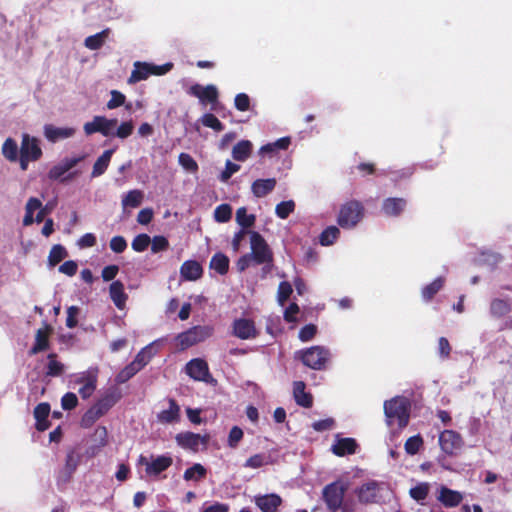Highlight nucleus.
I'll return each instance as SVG.
<instances>
[{
    "mask_svg": "<svg viewBox=\"0 0 512 512\" xmlns=\"http://www.w3.org/2000/svg\"><path fill=\"white\" fill-rule=\"evenodd\" d=\"M301 362L313 370H324L330 360V350L324 346H311L296 353Z\"/></svg>",
    "mask_w": 512,
    "mask_h": 512,
    "instance_id": "obj_1",
    "label": "nucleus"
},
{
    "mask_svg": "<svg viewBox=\"0 0 512 512\" xmlns=\"http://www.w3.org/2000/svg\"><path fill=\"white\" fill-rule=\"evenodd\" d=\"M347 489L348 485L341 480H336L323 488L322 499L329 512H337L342 508Z\"/></svg>",
    "mask_w": 512,
    "mask_h": 512,
    "instance_id": "obj_2",
    "label": "nucleus"
},
{
    "mask_svg": "<svg viewBox=\"0 0 512 512\" xmlns=\"http://www.w3.org/2000/svg\"><path fill=\"white\" fill-rule=\"evenodd\" d=\"M385 416L392 420L397 419L400 428L407 426L410 417V402L404 397H395L384 403Z\"/></svg>",
    "mask_w": 512,
    "mask_h": 512,
    "instance_id": "obj_3",
    "label": "nucleus"
},
{
    "mask_svg": "<svg viewBox=\"0 0 512 512\" xmlns=\"http://www.w3.org/2000/svg\"><path fill=\"white\" fill-rule=\"evenodd\" d=\"M214 333V328L209 325H197L189 328L188 330L178 334L175 338L177 346L181 350H185L193 345L203 342L211 337Z\"/></svg>",
    "mask_w": 512,
    "mask_h": 512,
    "instance_id": "obj_4",
    "label": "nucleus"
},
{
    "mask_svg": "<svg viewBox=\"0 0 512 512\" xmlns=\"http://www.w3.org/2000/svg\"><path fill=\"white\" fill-rule=\"evenodd\" d=\"M364 216V206L360 201L350 200L340 208L337 223L344 229L355 227Z\"/></svg>",
    "mask_w": 512,
    "mask_h": 512,
    "instance_id": "obj_5",
    "label": "nucleus"
},
{
    "mask_svg": "<svg viewBox=\"0 0 512 512\" xmlns=\"http://www.w3.org/2000/svg\"><path fill=\"white\" fill-rule=\"evenodd\" d=\"M251 257L257 265L271 264L273 253L264 237L257 231H250Z\"/></svg>",
    "mask_w": 512,
    "mask_h": 512,
    "instance_id": "obj_6",
    "label": "nucleus"
},
{
    "mask_svg": "<svg viewBox=\"0 0 512 512\" xmlns=\"http://www.w3.org/2000/svg\"><path fill=\"white\" fill-rule=\"evenodd\" d=\"M86 158V155H79L75 157H65L58 164L54 165L48 172V178L52 181L65 182L71 180L77 175V172H71L68 176H64L78 163L82 162Z\"/></svg>",
    "mask_w": 512,
    "mask_h": 512,
    "instance_id": "obj_7",
    "label": "nucleus"
},
{
    "mask_svg": "<svg viewBox=\"0 0 512 512\" xmlns=\"http://www.w3.org/2000/svg\"><path fill=\"white\" fill-rule=\"evenodd\" d=\"M118 124L116 118L108 119L105 116H94L92 121L86 122L83 126V130L86 135H92L94 133H101L105 137L113 135V129Z\"/></svg>",
    "mask_w": 512,
    "mask_h": 512,
    "instance_id": "obj_8",
    "label": "nucleus"
},
{
    "mask_svg": "<svg viewBox=\"0 0 512 512\" xmlns=\"http://www.w3.org/2000/svg\"><path fill=\"white\" fill-rule=\"evenodd\" d=\"M187 375L196 381L209 383L213 381V377L209 371L208 363L201 358L190 360L185 367Z\"/></svg>",
    "mask_w": 512,
    "mask_h": 512,
    "instance_id": "obj_9",
    "label": "nucleus"
},
{
    "mask_svg": "<svg viewBox=\"0 0 512 512\" xmlns=\"http://www.w3.org/2000/svg\"><path fill=\"white\" fill-rule=\"evenodd\" d=\"M441 450L447 455H454L463 446L462 436L454 430H444L439 435Z\"/></svg>",
    "mask_w": 512,
    "mask_h": 512,
    "instance_id": "obj_10",
    "label": "nucleus"
},
{
    "mask_svg": "<svg viewBox=\"0 0 512 512\" xmlns=\"http://www.w3.org/2000/svg\"><path fill=\"white\" fill-rule=\"evenodd\" d=\"M19 154L34 162L38 161L43 155L39 139L24 133L22 135Z\"/></svg>",
    "mask_w": 512,
    "mask_h": 512,
    "instance_id": "obj_11",
    "label": "nucleus"
},
{
    "mask_svg": "<svg viewBox=\"0 0 512 512\" xmlns=\"http://www.w3.org/2000/svg\"><path fill=\"white\" fill-rule=\"evenodd\" d=\"M232 334L239 339L247 340L256 338L258 331L253 320L238 318L233 321Z\"/></svg>",
    "mask_w": 512,
    "mask_h": 512,
    "instance_id": "obj_12",
    "label": "nucleus"
},
{
    "mask_svg": "<svg viewBox=\"0 0 512 512\" xmlns=\"http://www.w3.org/2000/svg\"><path fill=\"white\" fill-rule=\"evenodd\" d=\"M175 440L180 447L197 452L199 450L200 444H207L208 436H201L200 434L188 431L178 433L175 437Z\"/></svg>",
    "mask_w": 512,
    "mask_h": 512,
    "instance_id": "obj_13",
    "label": "nucleus"
},
{
    "mask_svg": "<svg viewBox=\"0 0 512 512\" xmlns=\"http://www.w3.org/2000/svg\"><path fill=\"white\" fill-rule=\"evenodd\" d=\"M97 378V370H94L83 373L77 379L76 382L81 384L78 392L82 399H88L94 393L97 387Z\"/></svg>",
    "mask_w": 512,
    "mask_h": 512,
    "instance_id": "obj_14",
    "label": "nucleus"
},
{
    "mask_svg": "<svg viewBox=\"0 0 512 512\" xmlns=\"http://www.w3.org/2000/svg\"><path fill=\"white\" fill-rule=\"evenodd\" d=\"M255 505L262 512H277L278 508L282 505L283 500L280 495L276 493L256 495L254 497Z\"/></svg>",
    "mask_w": 512,
    "mask_h": 512,
    "instance_id": "obj_15",
    "label": "nucleus"
},
{
    "mask_svg": "<svg viewBox=\"0 0 512 512\" xmlns=\"http://www.w3.org/2000/svg\"><path fill=\"white\" fill-rule=\"evenodd\" d=\"M188 93L197 97L202 103L214 104L218 100V90L214 85L203 87L200 84H194L189 88Z\"/></svg>",
    "mask_w": 512,
    "mask_h": 512,
    "instance_id": "obj_16",
    "label": "nucleus"
},
{
    "mask_svg": "<svg viewBox=\"0 0 512 512\" xmlns=\"http://www.w3.org/2000/svg\"><path fill=\"white\" fill-rule=\"evenodd\" d=\"M75 132L76 130L72 127H56L53 124L44 126V136L51 143L70 138L74 136Z\"/></svg>",
    "mask_w": 512,
    "mask_h": 512,
    "instance_id": "obj_17",
    "label": "nucleus"
},
{
    "mask_svg": "<svg viewBox=\"0 0 512 512\" xmlns=\"http://www.w3.org/2000/svg\"><path fill=\"white\" fill-rule=\"evenodd\" d=\"M358 448V443L354 438L346 437L339 438L337 436L335 444L332 445L331 451L333 454L339 457L345 455L355 454Z\"/></svg>",
    "mask_w": 512,
    "mask_h": 512,
    "instance_id": "obj_18",
    "label": "nucleus"
},
{
    "mask_svg": "<svg viewBox=\"0 0 512 512\" xmlns=\"http://www.w3.org/2000/svg\"><path fill=\"white\" fill-rule=\"evenodd\" d=\"M52 333V327L45 324L43 328L37 330L35 335V343L30 349L29 354L35 355L49 348V335Z\"/></svg>",
    "mask_w": 512,
    "mask_h": 512,
    "instance_id": "obj_19",
    "label": "nucleus"
},
{
    "mask_svg": "<svg viewBox=\"0 0 512 512\" xmlns=\"http://www.w3.org/2000/svg\"><path fill=\"white\" fill-rule=\"evenodd\" d=\"M378 490V483L375 481L361 485L356 491L359 502L364 504L375 503L378 497Z\"/></svg>",
    "mask_w": 512,
    "mask_h": 512,
    "instance_id": "obj_20",
    "label": "nucleus"
},
{
    "mask_svg": "<svg viewBox=\"0 0 512 512\" xmlns=\"http://www.w3.org/2000/svg\"><path fill=\"white\" fill-rule=\"evenodd\" d=\"M121 395L117 389H111L106 392L93 407L101 414L105 415L120 399Z\"/></svg>",
    "mask_w": 512,
    "mask_h": 512,
    "instance_id": "obj_21",
    "label": "nucleus"
},
{
    "mask_svg": "<svg viewBox=\"0 0 512 512\" xmlns=\"http://www.w3.org/2000/svg\"><path fill=\"white\" fill-rule=\"evenodd\" d=\"M306 385L303 381H295L293 384V396L295 402L304 408H311L313 405V396L305 391Z\"/></svg>",
    "mask_w": 512,
    "mask_h": 512,
    "instance_id": "obj_22",
    "label": "nucleus"
},
{
    "mask_svg": "<svg viewBox=\"0 0 512 512\" xmlns=\"http://www.w3.org/2000/svg\"><path fill=\"white\" fill-rule=\"evenodd\" d=\"M406 204L404 198L389 197L383 201L382 210L387 216L397 217L405 210Z\"/></svg>",
    "mask_w": 512,
    "mask_h": 512,
    "instance_id": "obj_23",
    "label": "nucleus"
},
{
    "mask_svg": "<svg viewBox=\"0 0 512 512\" xmlns=\"http://www.w3.org/2000/svg\"><path fill=\"white\" fill-rule=\"evenodd\" d=\"M181 277L185 280L196 281L202 277L203 268L195 260H187L180 267Z\"/></svg>",
    "mask_w": 512,
    "mask_h": 512,
    "instance_id": "obj_24",
    "label": "nucleus"
},
{
    "mask_svg": "<svg viewBox=\"0 0 512 512\" xmlns=\"http://www.w3.org/2000/svg\"><path fill=\"white\" fill-rule=\"evenodd\" d=\"M275 178L257 179L251 185V191L257 198H263L271 193L276 187Z\"/></svg>",
    "mask_w": 512,
    "mask_h": 512,
    "instance_id": "obj_25",
    "label": "nucleus"
},
{
    "mask_svg": "<svg viewBox=\"0 0 512 512\" xmlns=\"http://www.w3.org/2000/svg\"><path fill=\"white\" fill-rule=\"evenodd\" d=\"M173 463L170 456L161 455L153 459L151 462H146V473L148 475H158L167 470Z\"/></svg>",
    "mask_w": 512,
    "mask_h": 512,
    "instance_id": "obj_26",
    "label": "nucleus"
},
{
    "mask_svg": "<svg viewBox=\"0 0 512 512\" xmlns=\"http://www.w3.org/2000/svg\"><path fill=\"white\" fill-rule=\"evenodd\" d=\"M109 295L115 306L123 309L127 301V294L124 290V285L121 281H113L109 286Z\"/></svg>",
    "mask_w": 512,
    "mask_h": 512,
    "instance_id": "obj_27",
    "label": "nucleus"
},
{
    "mask_svg": "<svg viewBox=\"0 0 512 512\" xmlns=\"http://www.w3.org/2000/svg\"><path fill=\"white\" fill-rule=\"evenodd\" d=\"M445 507L452 508L458 506L463 497L460 492L451 490L445 486L441 487L439 496L437 497Z\"/></svg>",
    "mask_w": 512,
    "mask_h": 512,
    "instance_id": "obj_28",
    "label": "nucleus"
},
{
    "mask_svg": "<svg viewBox=\"0 0 512 512\" xmlns=\"http://www.w3.org/2000/svg\"><path fill=\"white\" fill-rule=\"evenodd\" d=\"M96 445L88 448L87 453L90 456L97 455L100 450L108 444V431L105 426H98L93 434Z\"/></svg>",
    "mask_w": 512,
    "mask_h": 512,
    "instance_id": "obj_29",
    "label": "nucleus"
},
{
    "mask_svg": "<svg viewBox=\"0 0 512 512\" xmlns=\"http://www.w3.org/2000/svg\"><path fill=\"white\" fill-rule=\"evenodd\" d=\"M169 408L161 411L158 415V421L161 423H173L179 421L180 407L175 399H169Z\"/></svg>",
    "mask_w": 512,
    "mask_h": 512,
    "instance_id": "obj_30",
    "label": "nucleus"
},
{
    "mask_svg": "<svg viewBox=\"0 0 512 512\" xmlns=\"http://www.w3.org/2000/svg\"><path fill=\"white\" fill-rule=\"evenodd\" d=\"M114 152H115V149L105 150L102 153V155H100L97 158V160L95 161V163L93 165V169L91 172L92 178L99 177L105 173V171L107 170V168L110 164V161H111V158H112V155Z\"/></svg>",
    "mask_w": 512,
    "mask_h": 512,
    "instance_id": "obj_31",
    "label": "nucleus"
},
{
    "mask_svg": "<svg viewBox=\"0 0 512 512\" xmlns=\"http://www.w3.org/2000/svg\"><path fill=\"white\" fill-rule=\"evenodd\" d=\"M151 75L150 63L137 61L128 79L129 84L146 80Z\"/></svg>",
    "mask_w": 512,
    "mask_h": 512,
    "instance_id": "obj_32",
    "label": "nucleus"
},
{
    "mask_svg": "<svg viewBox=\"0 0 512 512\" xmlns=\"http://www.w3.org/2000/svg\"><path fill=\"white\" fill-rule=\"evenodd\" d=\"M253 144L249 140H241L232 149V157L236 161H246L252 153Z\"/></svg>",
    "mask_w": 512,
    "mask_h": 512,
    "instance_id": "obj_33",
    "label": "nucleus"
},
{
    "mask_svg": "<svg viewBox=\"0 0 512 512\" xmlns=\"http://www.w3.org/2000/svg\"><path fill=\"white\" fill-rule=\"evenodd\" d=\"M110 32H111V30L109 28H106V29L102 30L99 33H96L94 35L88 36L85 39V41H84L85 47L90 49V50H98V49H100L104 45V43H105L106 39L108 38Z\"/></svg>",
    "mask_w": 512,
    "mask_h": 512,
    "instance_id": "obj_34",
    "label": "nucleus"
},
{
    "mask_svg": "<svg viewBox=\"0 0 512 512\" xmlns=\"http://www.w3.org/2000/svg\"><path fill=\"white\" fill-rule=\"evenodd\" d=\"M229 263V258L225 254L217 252L210 260V268L220 275H225L229 270Z\"/></svg>",
    "mask_w": 512,
    "mask_h": 512,
    "instance_id": "obj_35",
    "label": "nucleus"
},
{
    "mask_svg": "<svg viewBox=\"0 0 512 512\" xmlns=\"http://www.w3.org/2000/svg\"><path fill=\"white\" fill-rule=\"evenodd\" d=\"M511 311V304L508 300L494 298L490 303V313L496 318L503 317Z\"/></svg>",
    "mask_w": 512,
    "mask_h": 512,
    "instance_id": "obj_36",
    "label": "nucleus"
},
{
    "mask_svg": "<svg viewBox=\"0 0 512 512\" xmlns=\"http://www.w3.org/2000/svg\"><path fill=\"white\" fill-rule=\"evenodd\" d=\"M445 278L442 276L437 277L433 282L422 288L421 294L425 301H431L434 296L443 288Z\"/></svg>",
    "mask_w": 512,
    "mask_h": 512,
    "instance_id": "obj_37",
    "label": "nucleus"
},
{
    "mask_svg": "<svg viewBox=\"0 0 512 512\" xmlns=\"http://www.w3.org/2000/svg\"><path fill=\"white\" fill-rule=\"evenodd\" d=\"M20 148L13 138H7L2 145V154L10 162L18 160Z\"/></svg>",
    "mask_w": 512,
    "mask_h": 512,
    "instance_id": "obj_38",
    "label": "nucleus"
},
{
    "mask_svg": "<svg viewBox=\"0 0 512 512\" xmlns=\"http://www.w3.org/2000/svg\"><path fill=\"white\" fill-rule=\"evenodd\" d=\"M47 359L46 376L58 377L62 375L64 372V364L57 360V354L49 353Z\"/></svg>",
    "mask_w": 512,
    "mask_h": 512,
    "instance_id": "obj_39",
    "label": "nucleus"
},
{
    "mask_svg": "<svg viewBox=\"0 0 512 512\" xmlns=\"http://www.w3.org/2000/svg\"><path fill=\"white\" fill-rule=\"evenodd\" d=\"M207 475V469L200 463H195L193 466L185 470L183 478L186 481H200Z\"/></svg>",
    "mask_w": 512,
    "mask_h": 512,
    "instance_id": "obj_40",
    "label": "nucleus"
},
{
    "mask_svg": "<svg viewBox=\"0 0 512 512\" xmlns=\"http://www.w3.org/2000/svg\"><path fill=\"white\" fill-rule=\"evenodd\" d=\"M340 230L338 227L332 225L322 231L319 236V242L322 246L332 245L339 237Z\"/></svg>",
    "mask_w": 512,
    "mask_h": 512,
    "instance_id": "obj_41",
    "label": "nucleus"
},
{
    "mask_svg": "<svg viewBox=\"0 0 512 512\" xmlns=\"http://www.w3.org/2000/svg\"><path fill=\"white\" fill-rule=\"evenodd\" d=\"M143 200V192L138 189L130 190L123 198H122V206L124 208L131 207L136 208L141 205Z\"/></svg>",
    "mask_w": 512,
    "mask_h": 512,
    "instance_id": "obj_42",
    "label": "nucleus"
},
{
    "mask_svg": "<svg viewBox=\"0 0 512 512\" xmlns=\"http://www.w3.org/2000/svg\"><path fill=\"white\" fill-rule=\"evenodd\" d=\"M68 256V252L66 248L60 244H56L52 246L49 256H48V263L50 266L54 267L57 264H59L63 259H65Z\"/></svg>",
    "mask_w": 512,
    "mask_h": 512,
    "instance_id": "obj_43",
    "label": "nucleus"
},
{
    "mask_svg": "<svg viewBox=\"0 0 512 512\" xmlns=\"http://www.w3.org/2000/svg\"><path fill=\"white\" fill-rule=\"evenodd\" d=\"M256 217L254 214H248L245 207H241L236 211V221L245 230L254 225Z\"/></svg>",
    "mask_w": 512,
    "mask_h": 512,
    "instance_id": "obj_44",
    "label": "nucleus"
},
{
    "mask_svg": "<svg viewBox=\"0 0 512 512\" xmlns=\"http://www.w3.org/2000/svg\"><path fill=\"white\" fill-rule=\"evenodd\" d=\"M270 456L265 453H257L249 457L244 463V467L258 469L269 464Z\"/></svg>",
    "mask_w": 512,
    "mask_h": 512,
    "instance_id": "obj_45",
    "label": "nucleus"
},
{
    "mask_svg": "<svg viewBox=\"0 0 512 512\" xmlns=\"http://www.w3.org/2000/svg\"><path fill=\"white\" fill-rule=\"evenodd\" d=\"M429 490V484L427 482H422L412 487L409 491V494L412 499L421 502L427 498Z\"/></svg>",
    "mask_w": 512,
    "mask_h": 512,
    "instance_id": "obj_46",
    "label": "nucleus"
},
{
    "mask_svg": "<svg viewBox=\"0 0 512 512\" xmlns=\"http://www.w3.org/2000/svg\"><path fill=\"white\" fill-rule=\"evenodd\" d=\"M295 210V202L293 200L282 201L276 205L275 213L280 219H287Z\"/></svg>",
    "mask_w": 512,
    "mask_h": 512,
    "instance_id": "obj_47",
    "label": "nucleus"
},
{
    "mask_svg": "<svg viewBox=\"0 0 512 512\" xmlns=\"http://www.w3.org/2000/svg\"><path fill=\"white\" fill-rule=\"evenodd\" d=\"M201 122L205 127L211 128L216 132L224 130L223 123L212 113H205L201 117Z\"/></svg>",
    "mask_w": 512,
    "mask_h": 512,
    "instance_id": "obj_48",
    "label": "nucleus"
},
{
    "mask_svg": "<svg viewBox=\"0 0 512 512\" xmlns=\"http://www.w3.org/2000/svg\"><path fill=\"white\" fill-rule=\"evenodd\" d=\"M232 217V208L229 204H221L214 210V218L219 223L228 222Z\"/></svg>",
    "mask_w": 512,
    "mask_h": 512,
    "instance_id": "obj_49",
    "label": "nucleus"
},
{
    "mask_svg": "<svg viewBox=\"0 0 512 512\" xmlns=\"http://www.w3.org/2000/svg\"><path fill=\"white\" fill-rule=\"evenodd\" d=\"M178 162L186 171L190 173H196L199 169L197 162L188 153H180Z\"/></svg>",
    "mask_w": 512,
    "mask_h": 512,
    "instance_id": "obj_50",
    "label": "nucleus"
},
{
    "mask_svg": "<svg viewBox=\"0 0 512 512\" xmlns=\"http://www.w3.org/2000/svg\"><path fill=\"white\" fill-rule=\"evenodd\" d=\"M423 445V439L418 434L412 437H409L404 445L405 451L409 455H415L419 452L420 448Z\"/></svg>",
    "mask_w": 512,
    "mask_h": 512,
    "instance_id": "obj_51",
    "label": "nucleus"
},
{
    "mask_svg": "<svg viewBox=\"0 0 512 512\" xmlns=\"http://www.w3.org/2000/svg\"><path fill=\"white\" fill-rule=\"evenodd\" d=\"M151 243V238L148 234L142 233L134 237L131 246L136 252H144Z\"/></svg>",
    "mask_w": 512,
    "mask_h": 512,
    "instance_id": "obj_52",
    "label": "nucleus"
},
{
    "mask_svg": "<svg viewBox=\"0 0 512 512\" xmlns=\"http://www.w3.org/2000/svg\"><path fill=\"white\" fill-rule=\"evenodd\" d=\"M136 364L132 362L125 366L117 375L116 382L119 384L125 383L130 380L139 370L135 367Z\"/></svg>",
    "mask_w": 512,
    "mask_h": 512,
    "instance_id": "obj_53",
    "label": "nucleus"
},
{
    "mask_svg": "<svg viewBox=\"0 0 512 512\" xmlns=\"http://www.w3.org/2000/svg\"><path fill=\"white\" fill-rule=\"evenodd\" d=\"M293 292L292 286L287 281L280 282L278 286L277 298L280 305H284V303L290 298Z\"/></svg>",
    "mask_w": 512,
    "mask_h": 512,
    "instance_id": "obj_54",
    "label": "nucleus"
},
{
    "mask_svg": "<svg viewBox=\"0 0 512 512\" xmlns=\"http://www.w3.org/2000/svg\"><path fill=\"white\" fill-rule=\"evenodd\" d=\"M151 251L152 253H159L166 251L169 248V241L165 236L157 235L151 239Z\"/></svg>",
    "mask_w": 512,
    "mask_h": 512,
    "instance_id": "obj_55",
    "label": "nucleus"
},
{
    "mask_svg": "<svg viewBox=\"0 0 512 512\" xmlns=\"http://www.w3.org/2000/svg\"><path fill=\"white\" fill-rule=\"evenodd\" d=\"M100 417H102L101 414L92 406L90 407L85 414L83 415L81 419V425L84 428H89L92 426Z\"/></svg>",
    "mask_w": 512,
    "mask_h": 512,
    "instance_id": "obj_56",
    "label": "nucleus"
},
{
    "mask_svg": "<svg viewBox=\"0 0 512 512\" xmlns=\"http://www.w3.org/2000/svg\"><path fill=\"white\" fill-rule=\"evenodd\" d=\"M133 130H134V125H133V122L130 120V121H125V122H122L116 132L113 131V135L112 136H116L120 139H126L128 138L129 136L132 135L133 133Z\"/></svg>",
    "mask_w": 512,
    "mask_h": 512,
    "instance_id": "obj_57",
    "label": "nucleus"
},
{
    "mask_svg": "<svg viewBox=\"0 0 512 512\" xmlns=\"http://www.w3.org/2000/svg\"><path fill=\"white\" fill-rule=\"evenodd\" d=\"M111 99L107 102V108L112 110L125 104L126 97L118 90L111 91Z\"/></svg>",
    "mask_w": 512,
    "mask_h": 512,
    "instance_id": "obj_58",
    "label": "nucleus"
},
{
    "mask_svg": "<svg viewBox=\"0 0 512 512\" xmlns=\"http://www.w3.org/2000/svg\"><path fill=\"white\" fill-rule=\"evenodd\" d=\"M240 170V165L231 162L230 160L226 161L225 169L221 172L219 176V180L221 182H227L234 173Z\"/></svg>",
    "mask_w": 512,
    "mask_h": 512,
    "instance_id": "obj_59",
    "label": "nucleus"
},
{
    "mask_svg": "<svg viewBox=\"0 0 512 512\" xmlns=\"http://www.w3.org/2000/svg\"><path fill=\"white\" fill-rule=\"evenodd\" d=\"M316 333L317 326L314 324H307L300 329L298 336L302 342H307L313 339Z\"/></svg>",
    "mask_w": 512,
    "mask_h": 512,
    "instance_id": "obj_60",
    "label": "nucleus"
},
{
    "mask_svg": "<svg viewBox=\"0 0 512 512\" xmlns=\"http://www.w3.org/2000/svg\"><path fill=\"white\" fill-rule=\"evenodd\" d=\"M78 405V398L75 393L67 392L61 398V406L64 410H72Z\"/></svg>",
    "mask_w": 512,
    "mask_h": 512,
    "instance_id": "obj_61",
    "label": "nucleus"
},
{
    "mask_svg": "<svg viewBox=\"0 0 512 512\" xmlns=\"http://www.w3.org/2000/svg\"><path fill=\"white\" fill-rule=\"evenodd\" d=\"M243 438V431L238 426H233L229 432L228 436V445L231 448H236L238 446V443Z\"/></svg>",
    "mask_w": 512,
    "mask_h": 512,
    "instance_id": "obj_62",
    "label": "nucleus"
},
{
    "mask_svg": "<svg viewBox=\"0 0 512 512\" xmlns=\"http://www.w3.org/2000/svg\"><path fill=\"white\" fill-rule=\"evenodd\" d=\"M335 426V420L331 417L318 420L312 423V428L317 432H324L333 429Z\"/></svg>",
    "mask_w": 512,
    "mask_h": 512,
    "instance_id": "obj_63",
    "label": "nucleus"
},
{
    "mask_svg": "<svg viewBox=\"0 0 512 512\" xmlns=\"http://www.w3.org/2000/svg\"><path fill=\"white\" fill-rule=\"evenodd\" d=\"M234 105L237 110L245 112L250 108V98L246 93H239L235 96Z\"/></svg>",
    "mask_w": 512,
    "mask_h": 512,
    "instance_id": "obj_64",
    "label": "nucleus"
}]
</instances>
